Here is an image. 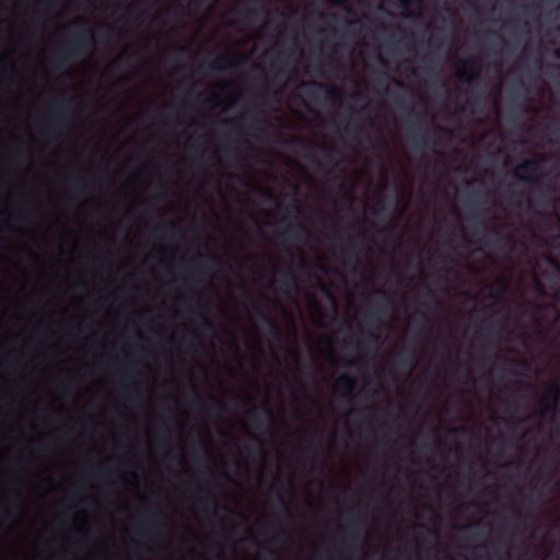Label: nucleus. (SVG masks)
Wrapping results in <instances>:
<instances>
[{
  "instance_id": "nucleus-1",
  "label": "nucleus",
  "mask_w": 560,
  "mask_h": 560,
  "mask_svg": "<svg viewBox=\"0 0 560 560\" xmlns=\"http://www.w3.org/2000/svg\"><path fill=\"white\" fill-rule=\"evenodd\" d=\"M93 43L91 31L78 32L56 52L52 66L56 70L65 68L72 59L85 55Z\"/></svg>"
},
{
  "instance_id": "nucleus-2",
  "label": "nucleus",
  "mask_w": 560,
  "mask_h": 560,
  "mask_svg": "<svg viewBox=\"0 0 560 560\" xmlns=\"http://www.w3.org/2000/svg\"><path fill=\"white\" fill-rule=\"evenodd\" d=\"M540 171L541 162L539 160L527 159L515 166L513 176L522 182L537 184L538 178L535 175Z\"/></svg>"
},
{
  "instance_id": "nucleus-3",
  "label": "nucleus",
  "mask_w": 560,
  "mask_h": 560,
  "mask_svg": "<svg viewBox=\"0 0 560 560\" xmlns=\"http://www.w3.org/2000/svg\"><path fill=\"white\" fill-rule=\"evenodd\" d=\"M54 107V115L50 118L47 130L56 132L65 128L67 122V116L69 114L68 101L65 98L54 100L51 103Z\"/></svg>"
},
{
  "instance_id": "nucleus-4",
  "label": "nucleus",
  "mask_w": 560,
  "mask_h": 560,
  "mask_svg": "<svg viewBox=\"0 0 560 560\" xmlns=\"http://www.w3.org/2000/svg\"><path fill=\"white\" fill-rule=\"evenodd\" d=\"M362 524L359 520L352 518L346 529V535L342 539V546L346 551L355 553L360 549Z\"/></svg>"
},
{
  "instance_id": "nucleus-5",
  "label": "nucleus",
  "mask_w": 560,
  "mask_h": 560,
  "mask_svg": "<svg viewBox=\"0 0 560 560\" xmlns=\"http://www.w3.org/2000/svg\"><path fill=\"white\" fill-rule=\"evenodd\" d=\"M481 74V65L477 58H468L462 61L460 68L457 70V78L465 83H471L479 79Z\"/></svg>"
},
{
  "instance_id": "nucleus-6",
  "label": "nucleus",
  "mask_w": 560,
  "mask_h": 560,
  "mask_svg": "<svg viewBox=\"0 0 560 560\" xmlns=\"http://www.w3.org/2000/svg\"><path fill=\"white\" fill-rule=\"evenodd\" d=\"M359 252L360 248L358 246L355 237H347L341 240L339 246V254L345 265H358Z\"/></svg>"
},
{
  "instance_id": "nucleus-7",
  "label": "nucleus",
  "mask_w": 560,
  "mask_h": 560,
  "mask_svg": "<svg viewBox=\"0 0 560 560\" xmlns=\"http://www.w3.org/2000/svg\"><path fill=\"white\" fill-rule=\"evenodd\" d=\"M409 132L413 143V148L417 150L435 147L436 144V141L434 140L431 143L432 145H429L428 131L424 129L423 125L418 119H413L410 121Z\"/></svg>"
},
{
  "instance_id": "nucleus-8",
  "label": "nucleus",
  "mask_w": 560,
  "mask_h": 560,
  "mask_svg": "<svg viewBox=\"0 0 560 560\" xmlns=\"http://www.w3.org/2000/svg\"><path fill=\"white\" fill-rule=\"evenodd\" d=\"M560 397V386L558 384L550 385L545 393L544 401L546 404L542 407L541 413L545 415H555L556 407Z\"/></svg>"
},
{
  "instance_id": "nucleus-9",
  "label": "nucleus",
  "mask_w": 560,
  "mask_h": 560,
  "mask_svg": "<svg viewBox=\"0 0 560 560\" xmlns=\"http://www.w3.org/2000/svg\"><path fill=\"white\" fill-rule=\"evenodd\" d=\"M308 230L301 222L289 223L282 232V236L289 241L300 242L303 235L308 234Z\"/></svg>"
},
{
  "instance_id": "nucleus-10",
  "label": "nucleus",
  "mask_w": 560,
  "mask_h": 560,
  "mask_svg": "<svg viewBox=\"0 0 560 560\" xmlns=\"http://www.w3.org/2000/svg\"><path fill=\"white\" fill-rule=\"evenodd\" d=\"M187 270L189 272L188 281L198 282L199 277L208 271V267L203 257L199 255L196 259L189 262Z\"/></svg>"
},
{
  "instance_id": "nucleus-11",
  "label": "nucleus",
  "mask_w": 560,
  "mask_h": 560,
  "mask_svg": "<svg viewBox=\"0 0 560 560\" xmlns=\"http://www.w3.org/2000/svg\"><path fill=\"white\" fill-rule=\"evenodd\" d=\"M238 67V62L231 58L229 55H222L208 63V68L211 70H232Z\"/></svg>"
},
{
  "instance_id": "nucleus-12",
  "label": "nucleus",
  "mask_w": 560,
  "mask_h": 560,
  "mask_svg": "<svg viewBox=\"0 0 560 560\" xmlns=\"http://www.w3.org/2000/svg\"><path fill=\"white\" fill-rule=\"evenodd\" d=\"M387 311V303L386 302H374L370 311L368 313V323L372 326L378 325L381 323L382 316Z\"/></svg>"
},
{
  "instance_id": "nucleus-13",
  "label": "nucleus",
  "mask_w": 560,
  "mask_h": 560,
  "mask_svg": "<svg viewBox=\"0 0 560 560\" xmlns=\"http://www.w3.org/2000/svg\"><path fill=\"white\" fill-rule=\"evenodd\" d=\"M480 231L486 232L482 241L487 245L493 243V240L497 241L500 237V231L497 228H489L483 220H479L475 225V234L478 235Z\"/></svg>"
},
{
  "instance_id": "nucleus-14",
  "label": "nucleus",
  "mask_w": 560,
  "mask_h": 560,
  "mask_svg": "<svg viewBox=\"0 0 560 560\" xmlns=\"http://www.w3.org/2000/svg\"><path fill=\"white\" fill-rule=\"evenodd\" d=\"M257 312L262 320L265 330L273 337H279L280 327H279L278 322L271 315H269L267 312H265L264 310L258 308Z\"/></svg>"
},
{
  "instance_id": "nucleus-15",
  "label": "nucleus",
  "mask_w": 560,
  "mask_h": 560,
  "mask_svg": "<svg viewBox=\"0 0 560 560\" xmlns=\"http://www.w3.org/2000/svg\"><path fill=\"white\" fill-rule=\"evenodd\" d=\"M162 513L160 510H154L150 513L139 525V530L142 535L149 532H156L159 529L158 516Z\"/></svg>"
},
{
  "instance_id": "nucleus-16",
  "label": "nucleus",
  "mask_w": 560,
  "mask_h": 560,
  "mask_svg": "<svg viewBox=\"0 0 560 560\" xmlns=\"http://www.w3.org/2000/svg\"><path fill=\"white\" fill-rule=\"evenodd\" d=\"M338 388L342 389L345 397H351L355 389V378L349 374H341L336 383Z\"/></svg>"
},
{
  "instance_id": "nucleus-17",
  "label": "nucleus",
  "mask_w": 560,
  "mask_h": 560,
  "mask_svg": "<svg viewBox=\"0 0 560 560\" xmlns=\"http://www.w3.org/2000/svg\"><path fill=\"white\" fill-rule=\"evenodd\" d=\"M269 13V10L265 5L249 7L243 11V15L248 22H253L259 16L268 18Z\"/></svg>"
},
{
  "instance_id": "nucleus-18",
  "label": "nucleus",
  "mask_w": 560,
  "mask_h": 560,
  "mask_svg": "<svg viewBox=\"0 0 560 560\" xmlns=\"http://www.w3.org/2000/svg\"><path fill=\"white\" fill-rule=\"evenodd\" d=\"M416 361L415 348L402 349L398 353V364L402 368L411 369Z\"/></svg>"
},
{
  "instance_id": "nucleus-19",
  "label": "nucleus",
  "mask_w": 560,
  "mask_h": 560,
  "mask_svg": "<svg viewBox=\"0 0 560 560\" xmlns=\"http://www.w3.org/2000/svg\"><path fill=\"white\" fill-rule=\"evenodd\" d=\"M380 337L375 332L369 330L366 331V338L360 343L366 352L371 350H376L378 347Z\"/></svg>"
},
{
  "instance_id": "nucleus-20",
  "label": "nucleus",
  "mask_w": 560,
  "mask_h": 560,
  "mask_svg": "<svg viewBox=\"0 0 560 560\" xmlns=\"http://www.w3.org/2000/svg\"><path fill=\"white\" fill-rule=\"evenodd\" d=\"M276 506L279 510V512L282 515H284L288 520H291L293 517L291 509L280 491H278L276 495Z\"/></svg>"
},
{
  "instance_id": "nucleus-21",
  "label": "nucleus",
  "mask_w": 560,
  "mask_h": 560,
  "mask_svg": "<svg viewBox=\"0 0 560 560\" xmlns=\"http://www.w3.org/2000/svg\"><path fill=\"white\" fill-rule=\"evenodd\" d=\"M248 415L253 421L254 427L259 431H265L266 429V421L265 419L259 415L258 407L254 406L249 409Z\"/></svg>"
},
{
  "instance_id": "nucleus-22",
  "label": "nucleus",
  "mask_w": 560,
  "mask_h": 560,
  "mask_svg": "<svg viewBox=\"0 0 560 560\" xmlns=\"http://www.w3.org/2000/svg\"><path fill=\"white\" fill-rule=\"evenodd\" d=\"M311 85H316V86H319L322 89H325L326 92H327V95L328 97L332 101V102H340L341 97H340V92L337 91L336 89H332V88H329L327 86L326 84H322V83H317V82H311L310 83Z\"/></svg>"
},
{
  "instance_id": "nucleus-23",
  "label": "nucleus",
  "mask_w": 560,
  "mask_h": 560,
  "mask_svg": "<svg viewBox=\"0 0 560 560\" xmlns=\"http://www.w3.org/2000/svg\"><path fill=\"white\" fill-rule=\"evenodd\" d=\"M497 291L498 295H503L508 291V283L503 279H499L491 284V291Z\"/></svg>"
},
{
  "instance_id": "nucleus-24",
  "label": "nucleus",
  "mask_w": 560,
  "mask_h": 560,
  "mask_svg": "<svg viewBox=\"0 0 560 560\" xmlns=\"http://www.w3.org/2000/svg\"><path fill=\"white\" fill-rule=\"evenodd\" d=\"M192 404L197 406L199 409H208L207 405L205 404L196 388H192Z\"/></svg>"
},
{
  "instance_id": "nucleus-25",
  "label": "nucleus",
  "mask_w": 560,
  "mask_h": 560,
  "mask_svg": "<svg viewBox=\"0 0 560 560\" xmlns=\"http://www.w3.org/2000/svg\"><path fill=\"white\" fill-rule=\"evenodd\" d=\"M295 280H296L295 275L293 273V271L291 269L282 272V277H281L282 284L288 285L289 283L295 282Z\"/></svg>"
},
{
  "instance_id": "nucleus-26",
  "label": "nucleus",
  "mask_w": 560,
  "mask_h": 560,
  "mask_svg": "<svg viewBox=\"0 0 560 560\" xmlns=\"http://www.w3.org/2000/svg\"><path fill=\"white\" fill-rule=\"evenodd\" d=\"M166 229H171L172 231H177V225L174 222H163L160 225H158L153 232L154 234H159L162 231H165Z\"/></svg>"
},
{
  "instance_id": "nucleus-27",
  "label": "nucleus",
  "mask_w": 560,
  "mask_h": 560,
  "mask_svg": "<svg viewBox=\"0 0 560 560\" xmlns=\"http://www.w3.org/2000/svg\"><path fill=\"white\" fill-rule=\"evenodd\" d=\"M71 186L74 190L84 191L88 188V183L85 180L73 179Z\"/></svg>"
},
{
  "instance_id": "nucleus-28",
  "label": "nucleus",
  "mask_w": 560,
  "mask_h": 560,
  "mask_svg": "<svg viewBox=\"0 0 560 560\" xmlns=\"http://www.w3.org/2000/svg\"><path fill=\"white\" fill-rule=\"evenodd\" d=\"M168 433H170L168 427H167L166 423H164V425L159 431V436H160L162 442L168 443V440H170V434Z\"/></svg>"
},
{
  "instance_id": "nucleus-29",
  "label": "nucleus",
  "mask_w": 560,
  "mask_h": 560,
  "mask_svg": "<svg viewBox=\"0 0 560 560\" xmlns=\"http://www.w3.org/2000/svg\"><path fill=\"white\" fill-rule=\"evenodd\" d=\"M246 118L252 122L249 125L250 129L253 130H260L257 126V124L261 122L260 119L255 114H248Z\"/></svg>"
},
{
  "instance_id": "nucleus-30",
  "label": "nucleus",
  "mask_w": 560,
  "mask_h": 560,
  "mask_svg": "<svg viewBox=\"0 0 560 560\" xmlns=\"http://www.w3.org/2000/svg\"><path fill=\"white\" fill-rule=\"evenodd\" d=\"M201 502L207 504L210 503L212 505V513L215 514L217 512V500L213 495H208L206 498L201 499Z\"/></svg>"
},
{
  "instance_id": "nucleus-31",
  "label": "nucleus",
  "mask_w": 560,
  "mask_h": 560,
  "mask_svg": "<svg viewBox=\"0 0 560 560\" xmlns=\"http://www.w3.org/2000/svg\"><path fill=\"white\" fill-rule=\"evenodd\" d=\"M424 298H425V300H429L436 305L440 304V301L438 300L436 295L430 288L427 289V291L424 293Z\"/></svg>"
},
{
  "instance_id": "nucleus-32",
  "label": "nucleus",
  "mask_w": 560,
  "mask_h": 560,
  "mask_svg": "<svg viewBox=\"0 0 560 560\" xmlns=\"http://www.w3.org/2000/svg\"><path fill=\"white\" fill-rule=\"evenodd\" d=\"M529 389H532V385H530V384L520 382V383L517 384L516 392H517L520 395H522V396H523V392H525V390H529Z\"/></svg>"
},
{
  "instance_id": "nucleus-33",
  "label": "nucleus",
  "mask_w": 560,
  "mask_h": 560,
  "mask_svg": "<svg viewBox=\"0 0 560 560\" xmlns=\"http://www.w3.org/2000/svg\"><path fill=\"white\" fill-rule=\"evenodd\" d=\"M470 199H471V202L475 205H479V203L483 202L480 194H474Z\"/></svg>"
},
{
  "instance_id": "nucleus-34",
  "label": "nucleus",
  "mask_w": 560,
  "mask_h": 560,
  "mask_svg": "<svg viewBox=\"0 0 560 560\" xmlns=\"http://www.w3.org/2000/svg\"><path fill=\"white\" fill-rule=\"evenodd\" d=\"M264 413H265V416H266L268 421H270L272 419V410H271V408L268 405H266L264 407Z\"/></svg>"
},
{
  "instance_id": "nucleus-35",
  "label": "nucleus",
  "mask_w": 560,
  "mask_h": 560,
  "mask_svg": "<svg viewBox=\"0 0 560 560\" xmlns=\"http://www.w3.org/2000/svg\"><path fill=\"white\" fill-rule=\"evenodd\" d=\"M292 211L295 213V214H300L301 213V207L298 202L296 199L293 200V205L291 207Z\"/></svg>"
},
{
  "instance_id": "nucleus-36",
  "label": "nucleus",
  "mask_w": 560,
  "mask_h": 560,
  "mask_svg": "<svg viewBox=\"0 0 560 560\" xmlns=\"http://www.w3.org/2000/svg\"><path fill=\"white\" fill-rule=\"evenodd\" d=\"M514 364L528 369L529 364L525 360H511Z\"/></svg>"
},
{
  "instance_id": "nucleus-37",
  "label": "nucleus",
  "mask_w": 560,
  "mask_h": 560,
  "mask_svg": "<svg viewBox=\"0 0 560 560\" xmlns=\"http://www.w3.org/2000/svg\"><path fill=\"white\" fill-rule=\"evenodd\" d=\"M401 5L407 8L412 3L420 2L421 0H399Z\"/></svg>"
},
{
  "instance_id": "nucleus-38",
  "label": "nucleus",
  "mask_w": 560,
  "mask_h": 560,
  "mask_svg": "<svg viewBox=\"0 0 560 560\" xmlns=\"http://www.w3.org/2000/svg\"><path fill=\"white\" fill-rule=\"evenodd\" d=\"M550 264L556 268V270L560 273V264L555 260V259H550Z\"/></svg>"
},
{
  "instance_id": "nucleus-39",
  "label": "nucleus",
  "mask_w": 560,
  "mask_h": 560,
  "mask_svg": "<svg viewBox=\"0 0 560 560\" xmlns=\"http://www.w3.org/2000/svg\"><path fill=\"white\" fill-rule=\"evenodd\" d=\"M205 324H206V326H207L208 328H210V329H212V328H213V325H212L209 320L205 319Z\"/></svg>"
},
{
  "instance_id": "nucleus-40",
  "label": "nucleus",
  "mask_w": 560,
  "mask_h": 560,
  "mask_svg": "<svg viewBox=\"0 0 560 560\" xmlns=\"http://www.w3.org/2000/svg\"><path fill=\"white\" fill-rule=\"evenodd\" d=\"M207 471H208V474H209L211 477H213V478H214V472H213V470H212L211 468H208V469H207Z\"/></svg>"
},
{
  "instance_id": "nucleus-41",
  "label": "nucleus",
  "mask_w": 560,
  "mask_h": 560,
  "mask_svg": "<svg viewBox=\"0 0 560 560\" xmlns=\"http://www.w3.org/2000/svg\"><path fill=\"white\" fill-rule=\"evenodd\" d=\"M428 73H429V74H433V75H435V74H436V72H435L433 69H428Z\"/></svg>"
},
{
  "instance_id": "nucleus-42",
  "label": "nucleus",
  "mask_w": 560,
  "mask_h": 560,
  "mask_svg": "<svg viewBox=\"0 0 560 560\" xmlns=\"http://www.w3.org/2000/svg\"><path fill=\"white\" fill-rule=\"evenodd\" d=\"M394 81H395V83H396L397 85H399V86H404V84H402V82H401V81H398V80H394Z\"/></svg>"
},
{
  "instance_id": "nucleus-43",
  "label": "nucleus",
  "mask_w": 560,
  "mask_h": 560,
  "mask_svg": "<svg viewBox=\"0 0 560 560\" xmlns=\"http://www.w3.org/2000/svg\"><path fill=\"white\" fill-rule=\"evenodd\" d=\"M483 215V211H481L480 213H476L475 217L476 218H481Z\"/></svg>"
},
{
  "instance_id": "nucleus-44",
  "label": "nucleus",
  "mask_w": 560,
  "mask_h": 560,
  "mask_svg": "<svg viewBox=\"0 0 560 560\" xmlns=\"http://www.w3.org/2000/svg\"><path fill=\"white\" fill-rule=\"evenodd\" d=\"M310 159L313 161V162H318L317 159L314 156V155H311Z\"/></svg>"
},
{
  "instance_id": "nucleus-45",
  "label": "nucleus",
  "mask_w": 560,
  "mask_h": 560,
  "mask_svg": "<svg viewBox=\"0 0 560 560\" xmlns=\"http://www.w3.org/2000/svg\"><path fill=\"white\" fill-rule=\"evenodd\" d=\"M421 305L428 307L427 301L425 300L421 301Z\"/></svg>"
},
{
  "instance_id": "nucleus-46",
  "label": "nucleus",
  "mask_w": 560,
  "mask_h": 560,
  "mask_svg": "<svg viewBox=\"0 0 560 560\" xmlns=\"http://www.w3.org/2000/svg\"><path fill=\"white\" fill-rule=\"evenodd\" d=\"M217 407H218L219 409H222V404H221V402H219V401H217Z\"/></svg>"
},
{
  "instance_id": "nucleus-47",
  "label": "nucleus",
  "mask_w": 560,
  "mask_h": 560,
  "mask_svg": "<svg viewBox=\"0 0 560 560\" xmlns=\"http://www.w3.org/2000/svg\"><path fill=\"white\" fill-rule=\"evenodd\" d=\"M510 373H511L512 375H517L516 371H514V370L510 371Z\"/></svg>"
},
{
  "instance_id": "nucleus-48",
  "label": "nucleus",
  "mask_w": 560,
  "mask_h": 560,
  "mask_svg": "<svg viewBox=\"0 0 560 560\" xmlns=\"http://www.w3.org/2000/svg\"><path fill=\"white\" fill-rule=\"evenodd\" d=\"M422 316H423L424 320L429 319V317L425 314H422Z\"/></svg>"
},
{
  "instance_id": "nucleus-49",
  "label": "nucleus",
  "mask_w": 560,
  "mask_h": 560,
  "mask_svg": "<svg viewBox=\"0 0 560 560\" xmlns=\"http://www.w3.org/2000/svg\"><path fill=\"white\" fill-rule=\"evenodd\" d=\"M409 112L413 115V117H417V115L413 114L412 108H409Z\"/></svg>"
},
{
  "instance_id": "nucleus-50",
  "label": "nucleus",
  "mask_w": 560,
  "mask_h": 560,
  "mask_svg": "<svg viewBox=\"0 0 560 560\" xmlns=\"http://www.w3.org/2000/svg\"><path fill=\"white\" fill-rule=\"evenodd\" d=\"M327 159L330 161L331 160V156H330V153L328 152L327 153Z\"/></svg>"
},
{
  "instance_id": "nucleus-51",
  "label": "nucleus",
  "mask_w": 560,
  "mask_h": 560,
  "mask_svg": "<svg viewBox=\"0 0 560 560\" xmlns=\"http://www.w3.org/2000/svg\"><path fill=\"white\" fill-rule=\"evenodd\" d=\"M351 341H352V338L347 339V343H351Z\"/></svg>"
},
{
  "instance_id": "nucleus-52",
  "label": "nucleus",
  "mask_w": 560,
  "mask_h": 560,
  "mask_svg": "<svg viewBox=\"0 0 560 560\" xmlns=\"http://www.w3.org/2000/svg\"><path fill=\"white\" fill-rule=\"evenodd\" d=\"M347 1H348V0H342V1H341V3H345V2H347Z\"/></svg>"
},
{
  "instance_id": "nucleus-53",
  "label": "nucleus",
  "mask_w": 560,
  "mask_h": 560,
  "mask_svg": "<svg viewBox=\"0 0 560 560\" xmlns=\"http://www.w3.org/2000/svg\"><path fill=\"white\" fill-rule=\"evenodd\" d=\"M558 201H559V203H560V199H559Z\"/></svg>"
}]
</instances>
